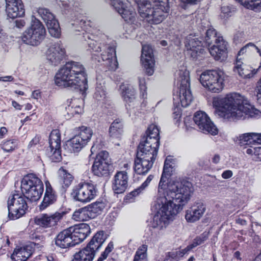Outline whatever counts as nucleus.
<instances>
[{"label": "nucleus", "mask_w": 261, "mask_h": 261, "mask_svg": "<svg viewBox=\"0 0 261 261\" xmlns=\"http://www.w3.org/2000/svg\"><path fill=\"white\" fill-rule=\"evenodd\" d=\"M55 244L61 248H67L75 245L69 228L59 233L56 237Z\"/></svg>", "instance_id": "29"}, {"label": "nucleus", "mask_w": 261, "mask_h": 261, "mask_svg": "<svg viewBox=\"0 0 261 261\" xmlns=\"http://www.w3.org/2000/svg\"><path fill=\"white\" fill-rule=\"evenodd\" d=\"M208 237V232L205 231L200 236L196 237L192 244L188 246L186 248L178 250L172 251L166 253L165 255L159 258L158 261H176L179 259L191 249L203 243Z\"/></svg>", "instance_id": "14"}, {"label": "nucleus", "mask_w": 261, "mask_h": 261, "mask_svg": "<svg viewBox=\"0 0 261 261\" xmlns=\"http://www.w3.org/2000/svg\"><path fill=\"white\" fill-rule=\"evenodd\" d=\"M185 46L188 53L193 59L201 60L204 55V50L202 47V43L195 36L190 35L187 37Z\"/></svg>", "instance_id": "19"}, {"label": "nucleus", "mask_w": 261, "mask_h": 261, "mask_svg": "<svg viewBox=\"0 0 261 261\" xmlns=\"http://www.w3.org/2000/svg\"><path fill=\"white\" fill-rule=\"evenodd\" d=\"M46 189L43 201L39 205L40 210L43 211L56 202L57 194L52 188L49 181L45 182Z\"/></svg>", "instance_id": "32"}, {"label": "nucleus", "mask_w": 261, "mask_h": 261, "mask_svg": "<svg viewBox=\"0 0 261 261\" xmlns=\"http://www.w3.org/2000/svg\"><path fill=\"white\" fill-rule=\"evenodd\" d=\"M75 26V31H84L83 33L82 41L83 43H86L88 46V50L95 53L97 55L92 56L93 60H97L98 62L101 61L105 62L104 64L109 67V69L116 70L118 66V63L116 59L115 49L114 47L102 43L94 35L93 29L90 26V21L84 19L77 20L72 23Z\"/></svg>", "instance_id": "3"}, {"label": "nucleus", "mask_w": 261, "mask_h": 261, "mask_svg": "<svg viewBox=\"0 0 261 261\" xmlns=\"http://www.w3.org/2000/svg\"><path fill=\"white\" fill-rule=\"evenodd\" d=\"M7 132V129L5 127H2L0 128V139L3 138Z\"/></svg>", "instance_id": "58"}, {"label": "nucleus", "mask_w": 261, "mask_h": 261, "mask_svg": "<svg viewBox=\"0 0 261 261\" xmlns=\"http://www.w3.org/2000/svg\"><path fill=\"white\" fill-rule=\"evenodd\" d=\"M147 250V246L146 245L140 246L135 253L133 261H148Z\"/></svg>", "instance_id": "43"}, {"label": "nucleus", "mask_w": 261, "mask_h": 261, "mask_svg": "<svg viewBox=\"0 0 261 261\" xmlns=\"http://www.w3.org/2000/svg\"><path fill=\"white\" fill-rule=\"evenodd\" d=\"M182 2L190 4V5H195L197 3L201 1V0H181Z\"/></svg>", "instance_id": "59"}, {"label": "nucleus", "mask_w": 261, "mask_h": 261, "mask_svg": "<svg viewBox=\"0 0 261 261\" xmlns=\"http://www.w3.org/2000/svg\"><path fill=\"white\" fill-rule=\"evenodd\" d=\"M258 68L256 69L250 65H247L246 61H243L241 58H237L233 67V71L243 78H250L256 73Z\"/></svg>", "instance_id": "24"}, {"label": "nucleus", "mask_w": 261, "mask_h": 261, "mask_svg": "<svg viewBox=\"0 0 261 261\" xmlns=\"http://www.w3.org/2000/svg\"><path fill=\"white\" fill-rule=\"evenodd\" d=\"M21 189L27 199L36 201L40 199L43 193V185L35 175L30 174L22 178Z\"/></svg>", "instance_id": "8"}, {"label": "nucleus", "mask_w": 261, "mask_h": 261, "mask_svg": "<svg viewBox=\"0 0 261 261\" xmlns=\"http://www.w3.org/2000/svg\"><path fill=\"white\" fill-rule=\"evenodd\" d=\"M83 111V108L81 106L79 105H74V113L75 114H81Z\"/></svg>", "instance_id": "55"}, {"label": "nucleus", "mask_w": 261, "mask_h": 261, "mask_svg": "<svg viewBox=\"0 0 261 261\" xmlns=\"http://www.w3.org/2000/svg\"><path fill=\"white\" fill-rule=\"evenodd\" d=\"M17 141L16 140H9L3 141L1 144L2 149L5 152L13 151L17 146Z\"/></svg>", "instance_id": "45"}, {"label": "nucleus", "mask_w": 261, "mask_h": 261, "mask_svg": "<svg viewBox=\"0 0 261 261\" xmlns=\"http://www.w3.org/2000/svg\"><path fill=\"white\" fill-rule=\"evenodd\" d=\"M120 94L125 102L127 111H131L138 104L136 99V91L134 88L128 84L122 83L119 87Z\"/></svg>", "instance_id": "20"}, {"label": "nucleus", "mask_w": 261, "mask_h": 261, "mask_svg": "<svg viewBox=\"0 0 261 261\" xmlns=\"http://www.w3.org/2000/svg\"><path fill=\"white\" fill-rule=\"evenodd\" d=\"M50 12L49 10L44 8H39L37 10L38 15L43 20H46V17L48 16Z\"/></svg>", "instance_id": "49"}, {"label": "nucleus", "mask_w": 261, "mask_h": 261, "mask_svg": "<svg viewBox=\"0 0 261 261\" xmlns=\"http://www.w3.org/2000/svg\"><path fill=\"white\" fill-rule=\"evenodd\" d=\"M158 149L139 144L135 160L134 170L138 174L147 173L152 168Z\"/></svg>", "instance_id": "7"}, {"label": "nucleus", "mask_w": 261, "mask_h": 261, "mask_svg": "<svg viewBox=\"0 0 261 261\" xmlns=\"http://www.w3.org/2000/svg\"><path fill=\"white\" fill-rule=\"evenodd\" d=\"M223 37L218 33L215 29L210 28L206 32L205 42L210 46L213 43H219V42L223 40Z\"/></svg>", "instance_id": "39"}, {"label": "nucleus", "mask_w": 261, "mask_h": 261, "mask_svg": "<svg viewBox=\"0 0 261 261\" xmlns=\"http://www.w3.org/2000/svg\"><path fill=\"white\" fill-rule=\"evenodd\" d=\"M172 161H173V159L170 156H168L166 158V159L165 161L164 164H166L167 162V163L168 164L167 166L168 167H174L172 165Z\"/></svg>", "instance_id": "60"}, {"label": "nucleus", "mask_w": 261, "mask_h": 261, "mask_svg": "<svg viewBox=\"0 0 261 261\" xmlns=\"http://www.w3.org/2000/svg\"><path fill=\"white\" fill-rule=\"evenodd\" d=\"M109 153L107 151H101L96 156L92 166L94 174L98 176L107 175L109 171Z\"/></svg>", "instance_id": "18"}, {"label": "nucleus", "mask_w": 261, "mask_h": 261, "mask_svg": "<svg viewBox=\"0 0 261 261\" xmlns=\"http://www.w3.org/2000/svg\"><path fill=\"white\" fill-rule=\"evenodd\" d=\"M65 49L61 41L52 43L46 53L47 59L54 65L60 64L65 58Z\"/></svg>", "instance_id": "21"}, {"label": "nucleus", "mask_w": 261, "mask_h": 261, "mask_svg": "<svg viewBox=\"0 0 261 261\" xmlns=\"http://www.w3.org/2000/svg\"><path fill=\"white\" fill-rule=\"evenodd\" d=\"M46 35L45 29L41 22L36 18L32 21L31 26L23 33L22 40L31 45L39 44Z\"/></svg>", "instance_id": "12"}, {"label": "nucleus", "mask_w": 261, "mask_h": 261, "mask_svg": "<svg viewBox=\"0 0 261 261\" xmlns=\"http://www.w3.org/2000/svg\"><path fill=\"white\" fill-rule=\"evenodd\" d=\"M225 74L221 70H207L203 72L199 78L202 85L213 93L220 92L224 87Z\"/></svg>", "instance_id": "10"}, {"label": "nucleus", "mask_w": 261, "mask_h": 261, "mask_svg": "<svg viewBox=\"0 0 261 261\" xmlns=\"http://www.w3.org/2000/svg\"><path fill=\"white\" fill-rule=\"evenodd\" d=\"M76 103V100L75 99L72 102V106L69 105L66 108V111L69 115H74V105Z\"/></svg>", "instance_id": "50"}, {"label": "nucleus", "mask_w": 261, "mask_h": 261, "mask_svg": "<svg viewBox=\"0 0 261 261\" xmlns=\"http://www.w3.org/2000/svg\"><path fill=\"white\" fill-rule=\"evenodd\" d=\"M105 240L103 231H98L93 237L84 248L92 252L93 255L95 256L96 252L101 247Z\"/></svg>", "instance_id": "35"}, {"label": "nucleus", "mask_w": 261, "mask_h": 261, "mask_svg": "<svg viewBox=\"0 0 261 261\" xmlns=\"http://www.w3.org/2000/svg\"><path fill=\"white\" fill-rule=\"evenodd\" d=\"M94 217L87 206L76 210L72 215V219L76 221H85Z\"/></svg>", "instance_id": "38"}, {"label": "nucleus", "mask_w": 261, "mask_h": 261, "mask_svg": "<svg viewBox=\"0 0 261 261\" xmlns=\"http://www.w3.org/2000/svg\"><path fill=\"white\" fill-rule=\"evenodd\" d=\"M41 96L40 92L39 90H35L32 92V97L36 99H39Z\"/></svg>", "instance_id": "57"}, {"label": "nucleus", "mask_w": 261, "mask_h": 261, "mask_svg": "<svg viewBox=\"0 0 261 261\" xmlns=\"http://www.w3.org/2000/svg\"><path fill=\"white\" fill-rule=\"evenodd\" d=\"M109 135L111 138L120 139L123 134V124L120 119L115 120L109 128Z\"/></svg>", "instance_id": "37"}, {"label": "nucleus", "mask_w": 261, "mask_h": 261, "mask_svg": "<svg viewBox=\"0 0 261 261\" xmlns=\"http://www.w3.org/2000/svg\"><path fill=\"white\" fill-rule=\"evenodd\" d=\"M95 99L100 103H105L107 101L106 92L102 86H97L94 94Z\"/></svg>", "instance_id": "46"}, {"label": "nucleus", "mask_w": 261, "mask_h": 261, "mask_svg": "<svg viewBox=\"0 0 261 261\" xmlns=\"http://www.w3.org/2000/svg\"><path fill=\"white\" fill-rule=\"evenodd\" d=\"M213 105L215 114L226 120L257 117L261 114L245 96L236 92L227 94L224 97L214 98Z\"/></svg>", "instance_id": "2"}, {"label": "nucleus", "mask_w": 261, "mask_h": 261, "mask_svg": "<svg viewBox=\"0 0 261 261\" xmlns=\"http://www.w3.org/2000/svg\"><path fill=\"white\" fill-rule=\"evenodd\" d=\"M141 17L152 24L161 23L169 10L168 0H135Z\"/></svg>", "instance_id": "5"}, {"label": "nucleus", "mask_w": 261, "mask_h": 261, "mask_svg": "<svg viewBox=\"0 0 261 261\" xmlns=\"http://www.w3.org/2000/svg\"><path fill=\"white\" fill-rule=\"evenodd\" d=\"M141 62L146 73L152 75L154 73L155 60L152 48L149 45H142Z\"/></svg>", "instance_id": "22"}, {"label": "nucleus", "mask_w": 261, "mask_h": 261, "mask_svg": "<svg viewBox=\"0 0 261 261\" xmlns=\"http://www.w3.org/2000/svg\"><path fill=\"white\" fill-rule=\"evenodd\" d=\"M153 178V176L152 175H149L146 180L141 185V186L134 190L133 191L129 193L126 196V200H128L129 202H132L133 200H132L134 197L138 195L142 190L145 189L150 184V181Z\"/></svg>", "instance_id": "41"}, {"label": "nucleus", "mask_w": 261, "mask_h": 261, "mask_svg": "<svg viewBox=\"0 0 261 261\" xmlns=\"http://www.w3.org/2000/svg\"><path fill=\"white\" fill-rule=\"evenodd\" d=\"M95 186L89 182H81L73 188L71 196L73 199L83 203L91 201L96 196Z\"/></svg>", "instance_id": "13"}, {"label": "nucleus", "mask_w": 261, "mask_h": 261, "mask_svg": "<svg viewBox=\"0 0 261 261\" xmlns=\"http://www.w3.org/2000/svg\"><path fill=\"white\" fill-rule=\"evenodd\" d=\"M6 11L8 16L12 19L17 17H22L25 13L21 1L6 4Z\"/></svg>", "instance_id": "36"}, {"label": "nucleus", "mask_w": 261, "mask_h": 261, "mask_svg": "<svg viewBox=\"0 0 261 261\" xmlns=\"http://www.w3.org/2000/svg\"><path fill=\"white\" fill-rule=\"evenodd\" d=\"M240 146L261 144V134L249 133L240 135L236 140Z\"/></svg>", "instance_id": "31"}, {"label": "nucleus", "mask_w": 261, "mask_h": 261, "mask_svg": "<svg viewBox=\"0 0 261 261\" xmlns=\"http://www.w3.org/2000/svg\"><path fill=\"white\" fill-rule=\"evenodd\" d=\"M233 175L231 170H228L224 171L222 174V177L224 179H228L230 178Z\"/></svg>", "instance_id": "53"}, {"label": "nucleus", "mask_w": 261, "mask_h": 261, "mask_svg": "<svg viewBox=\"0 0 261 261\" xmlns=\"http://www.w3.org/2000/svg\"><path fill=\"white\" fill-rule=\"evenodd\" d=\"M94 257L92 252L84 248L73 255L72 261H93Z\"/></svg>", "instance_id": "40"}, {"label": "nucleus", "mask_w": 261, "mask_h": 261, "mask_svg": "<svg viewBox=\"0 0 261 261\" xmlns=\"http://www.w3.org/2000/svg\"><path fill=\"white\" fill-rule=\"evenodd\" d=\"M33 251L32 244L16 248L11 255V259L13 261H26L32 254Z\"/></svg>", "instance_id": "33"}, {"label": "nucleus", "mask_w": 261, "mask_h": 261, "mask_svg": "<svg viewBox=\"0 0 261 261\" xmlns=\"http://www.w3.org/2000/svg\"><path fill=\"white\" fill-rule=\"evenodd\" d=\"M49 147L46 154L54 162H59L62 160L61 149V134L59 129L53 130L49 136Z\"/></svg>", "instance_id": "15"}, {"label": "nucleus", "mask_w": 261, "mask_h": 261, "mask_svg": "<svg viewBox=\"0 0 261 261\" xmlns=\"http://www.w3.org/2000/svg\"><path fill=\"white\" fill-rule=\"evenodd\" d=\"M75 245L83 242L91 233L89 225L81 223L69 227Z\"/></svg>", "instance_id": "26"}, {"label": "nucleus", "mask_w": 261, "mask_h": 261, "mask_svg": "<svg viewBox=\"0 0 261 261\" xmlns=\"http://www.w3.org/2000/svg\"><path fill=\"white\" fill-rule=\"evenodd\" d=\"M64 214V212H58L51 215L44 214L37 217L35 219V222L37 225L43 227H51L57 225Z\"/></svg>", "instance_id": "25"}, {"label": "nucleus", "mask_w": 261, "mask_h": 261, "mask_svg": "<svg viewBox=\"0 0 261 261\" xmlns=\"http://www.w3.org/2000/svg\"><path fill=\"white\" fill-rule=\"evenodd\" d=\"M177 84L179 85L178 90L173 94L174 105L178 108L180 105L187 107L190 105L193 99L190 89L189 72L185 68L177 71L176 73Z\"/></svg>", "instance_id": "6"}, {"label": "nucleus", "mask_w": 261, "mask_h": 261, "mask_svg": "<svg viewBox=\"0 0 261 261\" xmlns=\"http://www.w3.org/2000/svg\"><path fill=\"white\" fill-rule=\"evenodd\" d=\"M212 162L214 164H218L220 160V156L219 154H216L212 159Z\"/></svg>", "instance_id": "61"}, {"label": "nucleus", "mask_w": 261, "mask_h": 261, "mask_svg": "<svg viewBox=\"0 0 261 261\" xmlns=\"http://www.w3.org/2000/svg\"><path fill=\"white\" fill-rule=\"evenodd\" d=\"M27 199L23 193H15L9 196L7 203L10 220H16L25 214L28 208Z\"/></svg>", "instance_id": "11"}, {"label": "nucleus", "mask_w": 261, "mask_h": 261, "mask_svg": "<svg viewBox=\"0 0 261 261\" xmlns=\"http://www.w3.org/2000/svg\"><path fill=\"white\" fill-rule=\"evenodd\" d=\"M139 87L140 90V96L145 99L147 98V87L146 86L145 80L144 77H139Z\"/></svg>", "instance_id": "48"}, {"label": "nucleus", "mask_w": 261, "mask_h": 261, "mask_svg": "<svg viewBox=\"0 0 261 261\" xmlns=\"http://www.w3.org/2000/svg\"><path fill=\"white\" fill-rule=\"evenodd\" d=\"M85 68L80 62H67L56 73L55 82L63 88L79 90L84 93L88 88Z\"/></svg>", "instance_id": "4"}, {"label": "nucleus", "mask_w": 261, "mask_h": 261, "mask_svg": "<svg viewBox=\"0 0 261 261\" xmlns=\"http://www.w3.org/2000/svg\"><path fill=\"white\" fill-rule=\"evenodd\" d=\"M193 120L201 132L212 135L217 134V128L204 112L199 111L196 112L193 117Z\"/></svg>", "instance_id": "17"}, {"label": "nucleus", "mask_w": 261, "mask_h": 261, "mask_svg": "<svg viewBox=\"0 0 261 261\" xmlns=\"http://www.w3.org/2000/svg\"><path fill=\"white\" fill-rule=\"evenodd\" d=\"M50 35L55 38H59L61 36V29L58 21L55 18V15L51 12L46 17V20H44Z\"/></svg>", "instance_id": "34"}, {"label": "nucleus", "mask_w": 261, "mask_h": 261, "mask_svg": "<svg viewBox=\"0 0 261 261\" xmlns=\"http://www.w3.org/2000/svg\"><path fill=\"white\" fill-rule=\"evenodd\" d=\"M105 207L106 204L104 202L97 201L92 203L88 208L91 212V215H93L95 216L96 215L100 214Z\"/></svg>", "instance_id": "44"}, {"label": "nucleus", "mask_w": 261, "mask_h": 261, "mask_svg": "<svg viewBox=\"0 0 261 261\" xmlns=\"http://www.w3.org/2000/svg\"><path fill=\"white\" fill-rule=\"evenodd\" d=\"M12 106L17 110H20L22 109V106L20 105L18 102L15 101H13L12 102Z\"/></svg>", "instance_id": "64"}, {"label": "nucleus", "mask_w": 261, "mask_h": 261, "mask_svg": "<svg viewBox=\"0 0 261 261\" xmlns=\"http://www.w3.org/2000/svg\"><path fill=\"white\" fill-rule=\"evenodd\" d=\"M60 174L62 176L61 182L64 188H68L71 184L73 177L72 175L63 168H60L59 170Z\"/></svg>", "instance_id": "42"}, {"label": "nucleus", "mask_w": 261, "mask_h": 261, "mask_svg": "<svg viewBox=\"0 0 261 261\" xmlns=\"http://www.w3.org/2000/svg\"><path fill=\"white\" fill-rule=\"evenodd\" d=\"M39 142V138L38 137H35L30 142L28 147L31 148L34 145L37 144Z\"/></svg>", "instance_id": "54"}, {"label": "nucleus", "mask_w": 261, "mask_h": 261, "mask_svg": "<svg viewBox=\"0 0 261 261\" xmlns=\"http://www.w3.org/2000/svg\"><path fill=\"white\" fill-rule=\"evenodd\" d=\"M128 177L125 171H118L115 174L112 181V189L115 193L121 194L128 187Z\"/></svg>", "instance_id": "27"}, {"label": "nucleus", "mask_w": 261, "mask_h": 261, "mask_svg": "<svg viewBox=\"0 0 261 261\" xmlns=\"http://www.w3.org/2000/svg\"><path fill=\"white\" fill-rule=\"evenodd\" d=\"M227 42L223 40L210 47L209 52L216 60L223 61L227 56Z\"/></svg>", "instance_id": "30"}, {"label": "nucleus", "mask_w": 261, "mask_h": 261, "mask_svg": "<svg viewBox=\"0 0 261 261\" xmlns=\"http://www.w3.org/2000/svg\"><path fill=\"white\" fill-rule=\"evenodd\" d=\"M13 80V77L12 76H6L4 77H0V81H12Z\"/></svg>", "instance_id": "63"}, {"label": "nucleus", "mask_w": 261, "mask_h": 261, "mask_svg": "<svg viewBox=\"0 0 261 261\" xmlns=\"http://www.w3.org/2000/svg\"><path fill=\"white\" fill-rule=\"evenodd\" d=\"M16 27L18 28H21L25 25V22L24 20L20 19L16 20Z\"/></svg>", "instance_id": "56"}, {"label": "nucleus", "mask_w": 261, "mask_h": 261, "mask_svg": "<svg viewBox=\"0 0 261 261\" xmlns=\"http://www.w3.org/2000/svg\"><path fill=\"white\" fill-rule=\"evenodd\" d=\"M101 145L100 143H98L97 141L94 142L91 148V154H94L97 151L98 148H100Z\"/></svg>", "instance_id": "52"}, {"label": "nucleus", "mask_w": 261, "mask_h": 261, "mask_svg": "<svg viewBox=\"0 0 261 261\" xmlns=\"http://www.w3.org/2000/svg\"><path fill=\"white\" fill-rule=\"evenodd\" d=\"M234 8L231 6L224 5L221 7V17L223 18H227L230 17L234 12Z\"/></svg>", "instance_id": "47"}, {"label": "nucleus", "mask_w": 261, "mask_h": 261, "mask_svg": "<svg viewBox=\"0 0 261 261\" xmlns=\"http://www.w3.org/2000/svg\"><path fill=\"white\" fill-rule=\"evenodd\" d=\"M114 248V245L112 242H110L107 247L105 249L104 252L102 253V255L107 257L108 254L112 251Z\"/></svg>", "instance_id": "51"}, {"label": "nucleus", "mask_w": 261, "mask_h": 261, "mask_svg": "<svg viewBox=\"0 0 261 261\" xmlns=\"http://www.w3.org/2000/svg\"><path fill=\"white\" fill-rule=\"evenodd\" d=\"M110 5L129 23H135L136 13L128 2L121 0H110Z\"/></svg>", "instance_id": "16"}, {"label": "nucleus", "mask_w": 261, "mask_h": 261, "mask_svg": "<svg viewBox=\"0 0 261 261\" xmlns=\"http://www.w3.org/2000/svg\"><path fill=\"white\" fill-rule=\"evenodd\" d=\"M74 137L67 142L66 146L72 152H79L90 141L93 131L92 129L86 126L75 127Z\"/></svg>", "instance_id": "9"}, {"label": "nucleus", "mask_w": 261, "mask_h": 261, "mask_svg": "<svg viewBox=\"0 0 261 261\" xmlns=\"http://www.w3.org/2000/svg\"><path fill=\"white\" fill-rule=\"evenodd\" d=\"M164 164L163 173L159 184L158 192L152 207L156 211L150 222V226L158 230H164L175 220L176 215L190 199L193 189L191 182L186 180H171L174 167Z\"/></svg>", "instance_id": "1"}, {"label": "nucleus", "mask_w": 261, "mask_h": 261, "mask_svg": "<svg viewBox=\"0 0 261 261\" xmlns=\"http://www.w3.org/2000/svg\"><path fill=\"white\" fill-rule=\"evenodd\" d=\"M255 153H257V158L256 160L261 161V147H259L257 149H255Z\"/></svg>", "instance_id": "62"}, {"label": "nucleus", "mask_w": 261, "mask_h": 261, "mask_svg": "<svg viewBox=\"0 0 261 261\" xmlns=\"http://www.w3.org/2000/svg\"><path fill=\"white\" fill-rule=\"evenodd\" d=\"M140 144L147 147L159 148L160 145L159 129L157 126L151 124L148 127L147 137L144 141L140 142Z\"/></svg>", "instance_id": "28"}, {"label": "nucleus", "mask_w": 261, "mask_h": 261, "mask_svg": "<svg viewBox=\"0 0 261 261\" xmlns=\"http://www.w3.org/2000/svg\"><path fill=\"white\" fill-rule=\"evenodd\" d=\"M206 211V205L201 200L195 201L186 211L185 219L188 222L193 223L200 219Z\"/></svg>", "instance_id": "23"}]
</instances>
